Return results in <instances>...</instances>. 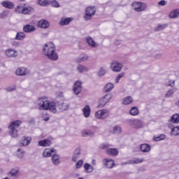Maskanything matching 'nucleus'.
I'll return each mask as SVG.
<instances>
[{"label":"nucleus","instance_id":"nucleus-1","mask_svg":"<svg viewBox=\"0 0 179 179\" xmlns=\"http://www.w3.org/2000/svg\"><path fill=\"white\" fill-rule=\"evenodd\" d=\"M38 105L40 110H49L53 114L57 113L58 110L65 111L68 110L69 105L66 103H59V102H50L46 98H40L38 99Z\"/></svg>","mask_w":179,"mask_h":179},{"label":"nucleus","instance_id":"nucleus-2","mask_svg":"<svg viewBox=\"0 0 179 179\" xmlns=\"http://www.w3.org/2000/svg\"><path fill=\"white\" fill-rule=\"evenodd\" d=\"M55 50V45L51 42L45 43L43 48V54L52 61H57V59H58V54Z\"/></svg>","mask_w":179,"mask_h":179},{"label":"nucleus","instance_id":"nucleus-3","mask_svg":"<svg viewBox=\"0 0 179 179\" xmlns=\"http://www.w3.org/2000/svg\"><path fill=\"white\" fill-rule=\"evenodd\" d=\"M22 124V121L15 120L11 122L10 126L8 127L9 134L12 138H16L17 136V128Z\"/></svg>","mask_w":179,"mask_h":179},{"label":"nucleus","instance_id":"nucleus-4","mask_svg":"<svg viewBox=\"0 0 179 179\" xmlns=\"http://www.w3.org/2000/svg\"><path fill=\"white\" fill-rule=\"evenodd\" d=\"M127 123L132 127V128H135V129H141V128H143V122L141 120L129 119Z\"/></svg>","mask_w":179,"mask_h":179},{"label":"nucleus","instance_id":"nucleus-5","mask_svg":"<svg viewBox=\"0 0 179 179\" xmlns=\"http://www.w3.org/2000/svg\"><path fill=\"white\" fill-rule=\"evenodd\" d=\"M110 115V111L107 109H101L95 113V118L97 120H106Z\"/></svg>","mask_w":179,"mask_h":179},{"label":"nucleus","instance_id":"nucleus-6","mask_svg":"<svg viewBox=\"0 0 179 179\" xmlns=\"http://www.w3.org/2000/svg\"><path fill=\"white\" fill-rule=\"evenodd\" d=\"M96 14V8L94 7H87L85 10V15L84 19L85 20H90L92 16Z\"/></svg>","mask_w":179,"mask_h":179},{"label":"nucleus","instance_id":"nucleus-7","mask_svg":"<svg viewBox=\"0 0 179 179\" xmlns=\"http://www.w3.org/2000/svg\"><path fill=\"white\" fill-rule=\"evenodd\" d=\"M113 99V95L111 94H107L104 96H103L101 99H99V107H104L110 100Z\"/></svg>","mask_w":179,"mask_h":179},{"label":"nucleus","instance_id":"nucleus-8","mask_svg":"<svg viewBox=\"0 0 179 179\" xmlns=\"http://www.w3.org/2000/svg\"><path fill=\"white\" fill-rule=\"evenodd\" d=\"M133 8L136 12H142V10H145V9H146V3L134 2L133 3Z\"/></svg>","mask_w":179,"mask_h":179},{"label":"nucleus","instance_id":"nucleus-9","mask_svg":"<svg viewBox=\"0 0 179 179\" xmlns=\"http://www.w3.org/2000/svg\"><path fill=\"white\" fill-rule=\"evenodd\" d=\"M110 69L113 72H121V69H122V64L118 62H113L110 65Z\"/></svg>","mask_w":179,"mask_h":179},{"label":"nucleus","instance_id":"nucleus-10","mask_svg":"<svg viewBox=\"0 0 179 179\" xmlns=\"http://www.w3.org/2000/svg\"><path fill=\"white\" fill-rule=\"evenodd\" d=\"M1 6L6 9H13L15 8V3L9 0L3 1L1 2Z\"/></svg>","mask_w":179,"mask_h":179},{"label":"nucleus","instance_id":"nucleus-11","mask_svg":"<svg viewBox=\"0 0 179 179\" xmlns=\"http://www.w3.org/2000/svg\"><path fill=\"white\" fill-rule=\"evenodd\" d=\"M5 54L8 58H15L17 55V51L10 48L5 51Z\"/></svg>","mask_w":179,"mask_h":179},{"label":"nucleus","instance_id":"nucleus-12","mask_svg":"<svg viewBox=\"0 0 179 179\" xmlns=\"http://www.w3.org/2000/svg\"><path fill=\"white\" fill-rule=\"evenodd\" d=\"M15 73L19 76H24L29 73V70L24 67H19L16 70Z\"/></svg>","mask_w":179,"mask_h":179},{"label":"nucleus","instance_id":"nucleus-13","mask_svg":"<svg viewBox=\"0 0 179 179\" xmlns=\"http://www.w3.org/2000/svg\"><path fill=\"white\" fill-rule=\"evenodd\" d=\"M38 27L41 29H48L50 27V22L46 20H41L38 22Z\"/></svg>","mask_w":179,"mask_h":179},{"label":"nucleus","instance_id":"nucleus-14","mask_svg":"<svg viewBox=\"0 0 179 179\" xmlns=\"http://www.w3.org/2000/svg\"><path fill=\"white\" fill-rule=\"evenodd\" d=\"M73 92L76 94H79L82 92V83L80 81H77L74 84Z\"/></svg>","mask_w":179,"mask_h":179},{"label":"nucleus","instance_id":"nucleus-15","mask_svg":"<svg viewBox=\"0 0 179 179\" xmlns=\"http://www.w3.org/2000/svg\"><path fill=\"white\" fill-rule=\"evenodd\" d=\"M84 171L87 174H90V173H93L94 168L89 163H85L83 166Z\"/></svg>","mask_w":179,"mask_h":179},{"label":"nucleus","instance_id":"nucleus-16","mask_svg":"<svg viewBox=\"0 0 179 179\" xmlns=\"http://www.w3.org/2000/svg\"><path fill=\"white\" fill-rule=\"evenodd\" d=\"M103 162L108 169H113L115 166L114 160L110 159H104Z\"/></svg>","mask_w":179,"mask_h":179},{"label":"nucleus","instance_id":"nucleus-17","mask_svg":"<svg viewBox=\"0 0 179 179\" xmlns=\"http://www.w3.org/2000/svg\"><path fill=\"white\" fill-rule=\"evenodd\" d=\"M55 149L46 148L43 152V157H51V155H52V153H55Z\"/></svg>","mask_w":179,"mask_h":179},{"label":"nucleus","instance_id":"nucleus-18","mask_svg":"<svg viewBox=\"0 0 179 179\" xmlns=\"http://www.w3.org/2000/svg\"><path fill=\"white\" fill-rule=\"evenodd\" d=\"M23 30L25 33H33V31H36V27L33 25L27 24L24 26Z\"/></svg>","mask_w":179,"mask_h":179},{"label":"nucleus","instance_id":"nucleus-19","mask_svg":"<svg viewBox=\"0 0 179 179\" xmlns=\"http://www.w3.org/2000/svg\"><path fill=\"white\" fill-rule=\"evenodd\" d=\"M132 103H134V99L131 96H126L122 100V104L124 106H129V104H132Z\"/></svg>","mask_w":179,"mask_h":179},{"label":"nucleus","instance_id":"nucleus-20","mask_svg":"<svg viewBox=\"0 0 179 179\" xmlns=\"http://www.w3.org/2000/svg\"><path fill=\"white\" fill-rule=\"evenodd\" d=\"M150 145L147 144V143H143L141 144L140 146V150L143 152V153H148V152H150Z\"/></svg>","mask_w":179,"mask_h":179},{"label":"nucleus","instance_id":"nucleus-21","mask_svg":"<svg viewBox=\"0 0 179 179\" xmlns=\"http://www.w3.org/2000/svg\"><path fill=\"white\" fill-rule=\"evenodd\" d=\"M83 113L85 118H89V117H90V106L89 105H86L83 108Z\"/></svg>","mask_w":179,"mask_h":179},{"label":"nucleus","instance_id":"nucleus-22","mask_svg":"<svg viewBox=\"0 0 179 179\" xmlns=\"http://www.w3.org/2000/svg\"><path fill=\"white\" fill-rule=\"evenodd\" d=\"M34 12V8L30 6H26V4L24 5L23 15H30Z\"/></svg>","mask_w":179,"mask_h":179},{"label":"nucleus","instance_id":"nucleus-23","mask_svg":"<svg viewBox=\"0 0 179 179\" xmlns=\"http://www.w3.org/2000/svg\"><path fill=\"white\" fill-rule=\"evenodd\" d=\"M106 153L107 155H108V156H117L118 150H117L116 148H108L106 150Z\"/></svg>","mask_w":179,"mask_h":179},{"label":"nucleus","instance_id":"nucleus-24","mask_svg":"<svg viewBox=\"0 0 179 179\" xmlns=\"http://www.w3.org/2000/svg\"><path fill=\"white\" fill-rule=\"evenodd\" d=\"M113 89H114V84H113L111 83L106 84L103 88L104 92L106 93H110V92H111V90H113Z\"/></svg>","mask_w":179,"mask_h":179},{"label":"nucleus","instance_id":"nucleus-25","mask_svg":"<svg viewBox=\"0 0 179 179\" xmlns=\"http://www.w3.org/2000/svg\"><path fill=\"white\" fill-rule=\"evenodd\" d=\"M87 43L89 44V45H91L93 48H96L97 47V44L93 38H92L90 36H88L86 38Z\"/></svg>","mask_w":179,"mask_h":179},{"label":"nucleus","instance_id":"nucleus-26","mask_svg":"<svg viewBox=\"0 0 179 179\" xmlns=\"http://www.w3.org/2000/svg\"><path fill=\"white\" fill-rule=\"evenodd\" d=\"M71 22H72V18H62L59 24L60 26H65L66 24H69Z\"/></svg>","mask_w":179,"mask_h":179},{"label":"nucleus","instance_id":"nucleus-27","mask_svg":"<svg viewBox=\"0 0 179 179\" xmlns=\"http://www.w3.org/2000/svg\"><path fill=\"white\" fill-rule=\"evenodd\" d=\"M31 142V137H24L21 143L22 146H28V145H30Z\"/></svg>","mask_w":179,"mask_h":179},{"label":"nucleus","instance_id":"nucleus-28","mask_svg":"<svg viewBox=\"0 0 179 179\" xmlns=\"http://www.w3.org/2000/svg\"><path fill=\"white\" fill-rule=\"evenodd\" d=\"M52 162L53 164L58 166V164H59V163H60L59 155H58L57 154L54 155L52 157Z\"/></svg>","mask_w":179,"mask_h":179},{"label":"nucleus","instance_id":"nucleus-29","mask_svg":"<svg viewBox=\"0 0 179 179\" xmlns=\"http://www.w3.org/2000/svg\"><path fill=\"white\" fill-rule=\"evenodd\" d=\"M179 16V9H176L173 10L169 14V17L171 19H176V17H178Z\"/></svg>","mask_w":179,"mask_h":179},{"label":"nucleus","instance_id":"nucleus-30","mask_svg":"<svg viewBox=\"0 0 179 179\" xmlns=\"http://www.w3.org/2000/svg\"><path fill=\"white\" fill-rule=\"evenodd\" d=\"M129 114L133 116L138 115L139 114V109L136 106L132 107L129 110Z\"/></svg>","mask_w":179,"mask_h":179},{"label":"nucleus","instance_id":"nucleus-31","mask_svg":"<svg viewBox=\"0 0 179 179\" xmlns=\"http://www.w3.org/2000/svg\"><path fill=\"white\" fill-rule=\"evenodd\" d=\"M38 146H50L51 145V141L50 140H43L38 141Z\"/></svg>","mask_w":179,"mask_h":179},{"label":"nucleus","instance_id":"nucleus-32","mask_svg":"<svg viewBox=\"0 0 179 179\" xmlns=\"http://www.w3.org/2000/svg\"><path fill=\"white\" fill-rule=\"evenodd\" d=\"M26 38V34L24 32H18L15 36V40H24Z\"/></svg>","mask_w":179,"mask_h":179},{"label":"nucleus","instance_id":"nucleus-33","mask_svg":"<svg viewBox=\"0 0 179 179\" xmlns=\"http://www.w3.org/2000/svg\"><path fill=\"white\" fill-rule=\"evenodd\" d=\"M83 136H93L94 135V132L90 131V130H83L82 131Z\"/></svg>","mask_w":179,"mask_h":179},{"label":"nucleus","instance_id":"nucleus-34","mask_svg":"<svg viewBox=\"0 0 179 179\" xmlns=\"http://www.w3.org/2000/svg\"><path fill=\"white\" fill-rule=\"evenodd\" d=\"M171 122L173 124H178L179 122V114L173 115L171 118Z\"/></svg>","mask_w":179,"mask_h":179},{"label":"nucleus","instance_id":"nucleus-35","mask_svg":"<svg viewBox=\"0 0 179 179\" xmlns=\"http://www.w3.org/2000/svg\"><path fill=\"white\" fill-rule=\"evenodd\" d=\"M24 9V4L17 6L15 8V12L16 13H22L23 15V10Z\"/></svg>","mask_w":179,"mask_h":179},{"label":"nucleus","instance_id":"nucleus-36","mask_svg":"<svg viewBox=\"0 0 179 179\" xmlns=\"http://www.w3.org/2000/svg\"><path fill=\"white\" fill-rule=\"evenodd\" d=\"M171 134L173 136H177V135H179V126H176V127H173L171 129Z\"/></svg>","mask_w":179,"mask_h":179},{"label":"nucleus","instance_id":"nucleus-37","mask_svg":"<svg viewBox=\"0 0 179 179\" xmlns=\"http://www.w3.org/2000/svg\"><path fill=\"white\" fill-rule=\"evenodd\" d=\"M153 139L156 142H159L160 141H163L164 139H166V135L160 134L159 136H154Z\"/></svg>","mask_w":179,"mask_h":179},{"label":"nucleus","instance_id":"nucleus-38","mask_svg":"<svg viewBox=\"0 0 179 179\" xmlns=\"http://www.w3.org/2000/svg\"><path fill=\"white\" fill-rule=\"evenodd\" d=\"M143 162V159L134 158L129 161L130 164H138V163H142Z\"/></svg>","mask_w":179,"mask_h":179},{"label":"nucleus","instance_id":"nucleus-39","mask_svg":"<svg viewBox=\"0 0 179 179\" xmlns=\"http://www.w3.org/2000/svg\"><path fill=\"white\" fill-rule=\"evenodd\" d=\"M77 71L80 73H82L83 72H87V71H88V69L85 66L78 65V67H77Z\"/></svg>","mask_w":179,"mask_h":179},{"label":"nucleus","instance_id":"nucleus-40","mask_svg":"<svg viewBox=\"0 0 179 179\" xmlns=\"http://www.w3.org/2000/svg\"><path fill=\"white\" fill-rule=\"evenodd\" d=\"M176 90H177V89H176V88H172L169 90H168L165 94L166 97H171V96H173V94H174V92H176Z\"/></svg>","mask_w":179,"mask_h":179},{"label":"nucleus","instance_id":"nucleus-41","mask_svg":"<svg viewBox=\"0 0 179 179\" xmlns=\"http://www.w3.org/2000/svg\"><path fill=\"white\" fill-rule=\"evenodd\" d=\"M167 27V24H159L156 27L155 30L157 31H160L162 30H164Z\"/></svg>","mask_w":179,"mask_h":179},{"label":"nucleus","instance_id":"nucleus-42","mask_svg":"<svg viewBox=\"0 0 179 179\" xmlns=\"http://www.w3.org/2000/svg\"><path fill=\"white\" fill-rule=\"evenodd\" d=\"M17 156L19 157V159H23V156H24V151L22 149H18L17 150Z\"/></svg>","mask_w":179,"mask_h":179},{"label":"nucleus","instance_id":"nucleus-43","mask_svg":"<svg viewBox=\"0 0 179 179\" xmlns=\"http://www.w3.org/2000/svg\"><path fill=\"white\" fill-rule=\"evenodd\" d=\"M18 173H19V170L17 169H13L10 171V176L11 177H15V176H17Z\"/></svg>","mask_w":179,"mask_h":179},{"label":"nucleus","instance_id":"nucleus-44","mask_svg":"<svg viewBox=\"0 0 179 179\" xmlns=\"http://www.w3.org/2000/svg\"><path fill=\"white\" fill-rule=\"evenodd\" d=\"M104 75H106V69L101 67L98 71V76H104Z\"/></svg>","mask_w":179,"mask_h":179},{"label":"nucleus","instance_id":"nucleus-45","mask_svg":"<svg viewBox=\"0 0 179 179\" xmlns=\"http://www.w3.org/2000/svg\"><path fill=\"white\" fill-rule=\"evenodd\" d=\"M38 5L41 6H47L48 5V0H39Z\"/></svg>","mask_w":179,"mask_h":179},{"label":"nucleus","instance_id":"nucleus-46","mask_svg":"<svg viewBox=\"0 0 179 179\" xmlns=\"http://www.w3.org/2000/svg\"><path fill=\"white\" fill-rule=\"evenodd\" d=\"M8 15H9V10H6L3 11L0 14V17H1V19H5V17H6Z\"/></svg>","mask_w":179,"mask_h":179},{"label":"nucleus","instance_id":"nucleus-47","mask_svg":"<svg viewBox=\"0 0 179 179\" xmlns=\"http://www.w3.org/2000/svg\"><path fill=\"white\" fill-rule=\"evenodd\" d=\"M114 134H121V127L117 125L113 127Z\"/></svg>","mask_w":179,"mask_h":179},{"label":"nucleus","instance_id":"nucleus-48","mask_svg":"<svg viewBox=\"0 0 179 179\" xmlns=\"http://www.w3.org/2000/svg\"><path fill=\"white\" fill-rule=\"evenodd\" d=\"M83 166V160L80 159L78 161V162L76 164V169H80Z\"/></svg>","mask_w":179,"mask_h":179},{"label":"nucleus","instance_id":"nucleus-49","mask_svg":"<svg viewBox=\"0 0 179 179\" xmlns=\"http://www.w3.org/2000/svg\"><path fill=\"white\" fill-rule=\"evenodd\" d=\"M124 75L125 74L124 73L118 74L115 80V83H118V82H120V79H121V78H124Z\"/></svg>","mask_w":179,"mask_h":179},{"label":"nucleus","instance_id":"nucleus-50","mask_svg":"<svg viewBox=\"0 0 179 179\" xmlns=\"http://www.w3.org/2000/svg\"><path fill=\"white\" fill-rule=\"evenodd\" d=\"M50 4L52 6H53V8H59V3L55 0L51 1Z\"/></svg>","mask_w":179,"mask_h":179},{"label":"nucleus","instance_id":"nucleus-51","mask_svg":"<svg viewBox=\"0 0 179 179\" xmlns=\"http://www.w3.org/2000/svg\"><path fill=\"white\" fill-rule=\"evenodd\" d=\"M87 59V56H83L77 59V62H83V61H86Z\"/></svg>","mask_w":179,"mask_h":179},{"label":"nucleus","instance_id":"nucleus-52","mask_svg":"<svg viewBox=\"0 0 179 179\" xmlns=\"http://www.w3.org/2000/svg\"><path fill=\"white\" fill-rule=\"evenodd\" d=\"M73 155H76L77 156H80V148H76L74 152H73Z\"/></svg>","mask_w":179,"mask_h":179},{"label":"nucleus","instance_id":"nucleus-53","mask_svg":"<svg viewBox=\"0 0 179 179\" xmlns=\"http://www.w3.org/2000/svg\"><path fill=\"white\" fill-rule=\"evenodd\" d=\"M79 155H76L75 154L73 155V157L71 158L72 162H77L78 159H79Z\"/></svg>","mask_w":179,"mask_h":179},{"label":"nucleus","instance_id":"nucleus-54","mask_svg":"<svg viewBox=\"0 0 179 179\" xmlns=\"http://www.w3.org/2000/svg\"><path fill=\"white\" fill-rule=\"evenodd\" d=\"M166 3H167V2L166 1H164V0H162V1H159V2H158V5L159 6H166Z\"/></svg>","mask_w":179,"mask_h":179},{"label":"nucleus","instance_id":"nucleus-55","mask_svg":"<svg viewBox=\"0 0 179 179\" xmlns=\"http://www.w3.org/2000/svg\"><path fill=\"white\" fill-rule=\"evenodd\" d=\"M175 85H176L175 80H170L169 83L168 84V86H171V87H174Z\"/></svg>","mask_w":179,"mask_h":179},{"label":"nucleus","instance_id":"nucleus-56","mask_svg":"<svg viewBox=\"0 0 179 179\" xmlns=\"http://www.w3.org/2000/svg\"><path fill=\"white\" fill-rule=\"evenodd\" d=\"M12 45H13L14 47H17L19 45V43L15 41H13L12 42Z\"/></svg>","mask_w":179,"mask_h":179},{"label":"nucleus","instance_id":"nucleus-57","mask_svg":"<svg viewBox=\"0 0 179 179\" xmlns=\"http://www.w3.org/2000/svg\"><path fill=\"white\" fill-rule=\"evenodd\" d=\"M43 120L44 121H48L50 120V117L48 115L47 116H43Z\"/></svg>","mask_w":179,"mask_h":179},{"label":"nucleus","instance_id":"nucleus-58","mask_svg":"<svg viewBox=\"0 0 179 179\" xmlns=\"http://www.w3.org/2000/svg\"><path fill=\"white\" fill-rule=\"evenodd\" d=\"M92 164L93 166H96V160H95V159H92Z\"/></svg>","mask_w":179,"mask_h":179},{"label":"nucleus","instance_id":"nucleus-59","mask_svg":"<svg viewBox=\"0 0 179 179\" xmlns=\"http://www.w3.org/2000/svg\"><path fill=\"white\" fill-rule=\"evenodd\" d=\"M162 57V55H157V56H156V58H161Z\"/></svg>","mask_w":179,"mask_h":179},{"label":"nucleus","instance_id":"nucleus-60","mask_svg":"<svg viewBox=\"0 0 179 179\" xmlns=\"http://www.w3.org/2000/svg\"><path fill=\"white\" fill-rule=\"evenodd\" d=\"M106 148H107V145H103L102 146V149H106Z\"/></svg>","mask_w":179,"mask_h":179},{"label":"nucleus","instance_id":"nucleus-61","mask_svg":"<svg viewBox=\"0 0 179 179\" xmlns=\"http://www.w3.org/2000/svg\"><path fill=\"white\" fill-rule=\"evenodd\" d=\"M8 92H12V90L8 89Z\"/></svg>","mask_w":179,"mask_h":179},{"label":"nucleus","instance_id":"nucleus-62","mask_svg":"<svg viewBox=\"0 0 179 179\" xmlns=\"http://www.w3.org/2000/svg\"><path fill=\"white\" fill-rule=\"evenodd\" d=\"M20 1H21L22 2H24V1H26V0H20Z\"/></svg>","mask_w":179,"mask_h":179},{"label":"nucleus","instance_id":"nucleus-63","mask_svg":"<svg viewBox=\"0 0 179 179\" xmlns=\"http://www.w3.org/2000/svg\"><path fill=\"white\" fill-rule=\"evenodd\" d=\"M78 179H84L83 178H79Z\"/></svg>","mask_w":179,"mask_h":179}]
</instances>
